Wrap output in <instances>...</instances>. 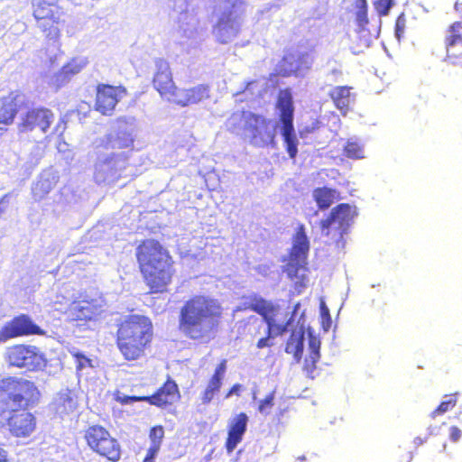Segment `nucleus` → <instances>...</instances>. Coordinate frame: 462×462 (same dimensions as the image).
<instances>
[{
	"instance_id": "1",
	"label": "nucleus",
	"mask_w": 462,
	"mask_h": 462,
	"mask_svg": "<svg viewBox=\"0 0 462 462\" xmlns=\"http://www.w3.org/2000/svg\"><path fill=\"white\" fill-rule=\"evenodd\" d=\"M222 315L217 300L206 296H195L180 309L178 329L193 341L208 343L215 338Z\"/></svg>"
},
{
	"instance_id": "2",
	"label": "nucleus",
	"mask_w": 462,
	"mask_h": 462,
	"mask_svg": "<svg viewBox=\"0 0 462 462\" xmlns=\"http://www.w3.org/2000/svg\"><path fill=\"white\" fill-rule=\"evenodd\" d=\"M141 272L153 292L163 291L173 273L172 260L168 251L155 240H146L137 248Z\"/></svg>"
},
{
	"instance_id": "3",
	"label": "nucleus",
	"mask_w": 462,
	"mask_h": 462,
	"mask_svg": "<svg viewBox=\"0 0 462 462\" xmlns=\"http://www.w3.org/2000/svg\"><path fill=\"white\" fill-rule=\"evenodd\" d=\"M40 391L31 381L9 377L0 382V433L5 430L10 414L19 409L33 407Z\"/></svg>"
},
{
	"instance_id": "4",
	"label": "nucleus",
	"mask_w": 462,
	"mask_h": 462,
	"mask_svg": "<svg viewBox=\"0 0 462 462\" xmlns=\"http://www.w3.org/2000/svg\"><path fill=\"white\" fill-rule=\"evenodd\" d=\"M152 337V324L145 316L130 315L117 330V346L127 360H135Z\"/></svg>"
},
{
	"instance_id": "5",
	"label": "nucleus",
	"mask_w": 462,
	"mask_h": 462,
	"mask_svg": "<svg viewBox=\"0 0 462 462\" xmlns=\"http://www.w3.org/2000/svg\"><path fill=\"white\" fill-rule=\"evenodd\" d=\"M276 108L279 110V121L282 125L281 134L286 151L291 159L298 153V139L293 125L294 106L290 88L281 89L278 93Z\"/></svg>"
},
{
	"instance_id": "6",
	"label": "nucleus",
	"mask_w": 462,
	"mask_h": 462,
	"mask_svg": "<svg viewBox=\"0 0 462 462\" xmlns=\"http://www.w3.org/2000/svg\"><path fill=\"white\" fill-rule=\"evenodd\" d=\"M356 215L355 204H337L328 218L321 221L322 235L331 236L337 247H344V235L347 234Z\"/></svg>"
},
{
	"instance_id": "7",
	"label": "nucleus",
	"mask_w": 462,
	"mask_h": 462,
	"mask_svg": "<svg viewBox=\"0 0 462 462\" xmlns=\"http://www.w3.org/2000/svg\"><path fill=\"white\" fill-rule=\"evenodd\" d=\"M32 16L48 40L57 41L63 23L62 7L57 1L38 0L32 5Z\"/></svg>"
},
{
	"instance_id": "8",
	"label": "nucleus",
	"mask_w": 462,
	"mask_h": 462,
	"mask_svg": "<svg viewBox=\"0 0 462 462\" xmlns=\"http://www.w3.org/2000/svg\"><path fill=\"white\" fill-rule=\"evenodd\" d=\"M55 120L54 112L44 106H32L20 116L17 124L19 134L29 135L32 133L46 134Z\"/></svg>"
},
{
	"instance_id": "9",
	"label": "nucleus",
	"mask_w": 462,
	"mask_h": 462,
	"mask_svg": "<svg viewBox=\"0 0 462 462\" xmlns=\"http://www.w3.org/2000/svg\"><path fill=\"white\" fill-rule=\"evenodd\" d=\"M6 356L10 365L28 371L42 370L47 365L45 356L34 346L15 345L7 349Z\"/></svg>"
},
{
	"instance_id": "10",
	"label": "nucleus",
	"mask_w": 462,
	"mask_h": 462,
	"mask_svg": "<svg viewBox=\"0 0 462 462\" xmlns=\"http://www.w3.org/2000/svg\"><path fill=\"white\" fill-rule=\"evenodd\" d=\"M126 96L127 89L122 85L97 84L94 108L102 116H111L117 104Z\"/></svg>"
},
{
	"instance_id": "11",
	"label": "nucleus",
	"mask_w": 462,
	"mask_h": 462,
	"mask_svg": "<svg viewBox=\"0 0 462 462\" xmlns=\"http://www.w3.org/2000/svg\"><path fill=\"white\" fill-rule=\"evenodd\" d=\"M245 127L250 133L251 142L254 146H274L275 131L272 126L271 120L251 113L246 118Z\"/></svg>"
},
{
	"instance_id": "12",
	"label": "nucleus",
	"mask_w": 462,
	"mask_h": 462,
	"mask_svg": "<svg viewBox=\"0 0 462 462\" xmlns=\"http://www.w3.org/2000/svg\"><path fill=\"white\" fill-rule=\"evenodd\" d=\"M45 331L27 314H20L7 321L0 329V342L24 336H44Z\"/></svg>"
},
{
	"instance_id": "13",
	"label": "nucleus",
	"mask_w": 462,
	"mask_h": 462,
	"mask_svg": "<svg viewBox=\"0 0 462 462\" xmlns=\"http://www.w3.org/2000/svg\"><path fill=\"white\" fill-rule=\"evenodd\" d=\"M229 9L220 14L215 29L219 37H236L240 32L239 14L243 13L245 0H227Z\"/></svg>"
},
{
	"instance_id": "14",
	"label": "nucleus",
	"mask_w": 462,
	"mask_h": 462,
	"mask_svg": "<svg viewBox=\"0 0 462 462\" xmlns=\"http://www.w3.org/2000/svg\"><path fill=\"white\" fill-rule=\"evenodd\" d=\"M106 306V300L101 295H88L79 301H74L69 309V317L75 321H89L99 315Z\"/></svg>"
},
{
	"instance_id": "15",
	"label": "nucleus",
	"mask_w": 462,
	"mask_h": 462,
	"mask_svg": "<svg viewBox=\"0 0 462 462\" xmlns=\"http://www.w3.org/2000/svg\"><path fill=\"white\" fill-rule=\"evenodd\" d=\"M155 67L156 70L152 79L153 88L162 98L172 103L179 88L173 81L170 64L168 61L160 59L156 60Z\"/></svg>"
},
{
	"instance_id": "16",
	"label": "nucleus",
	"mask_w": 462,
	"mask_h": 462,
	"mask_svg": "<svg viewBox=\"0 0 462 462\" xmlns=\"http://www.w3.org/2000/svg\"><path fill=\"white\" fill-rule=\"evenodd\" d=\"M446 60L462 67V22L457 21L448 25L444 37Z\"/></svg>"
},
{
	"instance_id": "17",
	"label": "nucleus",
	"mask_w": 462,
	"mask_h": 462,
	"mask_svg": "<svg viewBox=\"0 0 462 462\" xmlns=\"http://www.w3.org/2000/svg\"><path fill=\"white\" fill-rule=\"evenodd\" d=\"M124 169L115 155L108 156L96 164L94 180L98 185H113L122 178Z\"/></svg>"
},
{
	"instance_id": "18",
	"label": "nucleus",
	"mask_w": 462,
	"mask_h": 462,
	"mask_svg": "<svg viewBox=\"0 0 462 462\" xmlns=\"http://www.w3.org/2000/svg\"><path fill=\"white\" fill-rule=\"evenodd\" d=\"M23 95L18 91H11L0 97V135L12 125L21 108Z\"/></svg>"
},
{
	"instance_id": "19",
	"label": "nucleus",
	"mask_w": 462,
	"mask_h": 462,
	"mask_svg": "<svg viewBox=\"0 0 462 462\" xmlns=\"http://www.w3.org/2000/svg\"><path fill=\"white\" fill-rule=\"evenodd\" d=\"M180 393L176 382L168 376L167 381L153 394L140 397L141 400L159 408H165L179 401Z\"/></svg>"
},
{
	"instance_id": "20",
	"label": "nucleus",
	"mask_w": 462,
	"mask_h": 462,
	"mask_svg": "<svg viewBox=\"0 0 462 462\" xmlns=\"http://www.w3.org/2000/svg\"><path fill=\"white\" fill-rule=\"evenodd\" d=\"M134 137L128 129H117L106 134L99 140L98 147L103 150H128L133 151Z\"/></svg>"
},
{
	"instance_id": "21",
	"label": "nucleus",
	"mask_w": 462,
	"mask_h": 462,
	"mask_svg": "<svg viewBox=\"0 0 462 462\" xmlns=\"http://www.w3.org/2000/svg\"><path fill=\"white\" fill-rule=\"evenodd\" d=\"M210 97V87L199 84L189 88L178 89L172 103L180 106H188L207 100Z\"/></svg>"
},
{
	"instance_id": "22",
	"label": "nucleus",
	"mask_w": 462,
	"mask_h": 462,
	"mask_svg": "<svg viewBox=\"0 0 462 462\" xmlns=\"http://www.w3.org/2000/svg\"><path fill=\"white\" fill-rule=\"evenodd\" d=\"M78 407V399L76 393L69 389H61L52 399L51 403V410L63 418L65 415L72 413Z\"/></svg>"
},
{
	"instance_id": "23",
	"label": "nucleus",
	"mask_w": 462,
	"mask_h": 462,
	"mask_svg": "<svg viewBox=\"0 0 462 462\" xmlns=\"http://www.w3.org/2000/svg\"><path fill=\"white\" fill-rule=\"evenodd\" d=\"M10 432L16 437H28L35 430V417L29 412L10 414L7 424Z\"/></svg>"
},
{
	"instance_id": "24",
	"label": "nucleus",
	"mask_w": 462,
	"mask_h": 462,
	"mask_svg": "<svg viewBox=\"0 0 462 462\" xmlns=\"http://www.w3.org/2000/svg\"><path fill=\"white\" fill-rule=\"evenodd\" d=\"M309 251L310 240L306 234V228L304 225L300 224L297 226L292 237L291 256H293L294 262H296L298 265H306Z\"/></svg>"
},
{
	"instance_id": "25",
	"label": "nucleus",
	"mask_w": 462,
	"mask_h": 462,
	"mask_svg": "<svg viewBox=\"0 0 462 462\" xmlns=\"http://www.w3.org/2000/svg\"><path fill=\"white\" fill-rule=\"evenodd\" d=\"M247 300L248 308L262 316L263 322L274 319L280 310L278 304H274L255 293L250 295Z\"/></svg>"
},
{
	"instance_id": "26",
	"label": "nucleus",
	"mask_w": 462,
	"mask_h": 462,
	"mask_svg": "<svg viewBox=\"0 0 462 462\" xmlns=\"http://www.w3.org/2000/svg\"><path fill=\"white\" fill-rule=\"evenodd\" d=\"M226 371V360H222L217 366L215 369V372L210 378L208 384L205 391L203 392L201 400L202 403L208 404L209 403L212 399L214 398V395L219 392L221 386H222V380L225 376Z\"/></svg>"
},
{
	"instance_id": "27",
	"label": "nucleus",
	"mask_w": 462,
	"mask_h": 462,
	"mask_svg": "<svg viewBox=\"0 0 462 462\" xmlns=\"http://www.w3.org/2000/svg\"><path fill=\"white\" fill-rule=\"evenodd\" d=\"M304 312L301 313L298 323L300 324L302 321V324L300 325V328L299 331L292 330L285 346V352L287 354H292L299 350H304L305 346V328H304Z\"/></svg>"
},
{
	"instance_id": "28",
	"label": "nucleus",
	"mask_w": 462,
	"mask_h": 462,
	"mask_svg": "<svg viewBox=\"0 0 462 462\" xmlns=\"http://www.w3.org/2000/svg\"><path fill=\"white\" fill-rule=\"evenodd\" d=\"M350 89L351 88L349 87L339 86L334 88L329 93V97L333 100L334 105L343 114H346L349 108L351 99Z\"/></svg>"
},
{
	"instance_id": "29",
	"label": "nucleus",
	"mask_w": 462,
	"mask_h": 462,
	"mask_svg": "<svg viewBox=\"0 0 462 462\" xmlns=\"http://www.w3.org/2000/svg\"><path fill=\"white\" fill-rule=\"evenodd\" d=\"M100 445L101 446L98 448V449H97V453L107 457L109 460L114 462L120 459V445L116 439L111 438L108 434V437H106L105 440H103Z\"/></svg>"
},
{
	"instance_id": "30",
	"label": "nucleus",
	"mask_w": 462,
	"mask_h": 462,
	"mask_svg": "<svg viewBox=\"0 0 462 462\" xmlns=\"http://www.w3.org/2000/svg\"><path fill=\"white\" fill-rule=\"evenodd\" d=\"M294 59L295 66L293 69H289L287 72H285V75H300L309 70L313 63V58L310 51L300 52L298 54L294 53Z\"/></svg>"
},
{
	"instance_id": "31",
	"label": "nucleus",
	"mask_w": 462,
	"mask_h": 462,
	"mask_svg": "<svg viewBox=\"0 0 462 462\" xmlns=\"http://www.w3.org/2000/svg\"><path fill=\"white\" fill-rule=\"evenodd\" d=\"M106 437H108V431L97 425L89 427L85 434L88 445L96 452Z\"/></svg>"
},
{
	"instance_id": "32",
	"label": "nucleus",
	"mask_w": 462,
	"mask_h": 462,
	"mask_svg": "<svg viewBox=\"0 0 462 462\" xmlns=\"http://www.w3.org/2000/svg\"><path fill=\"white\" fill-rule=\"evenodd\" d=\"M352 5L356 9V23L359 30H364L369 23L367 0H351Z\"/></svg>"
},
{
	"instance_id": "33",
	"label": "nucleus",
	"mask_w": 462,
	"mask_h": 462,
	"mask_svg": "<svg viewBox=\"0 0 462 462\" xmlns=\"http://www.w3.org/2000/svg\"><path fill=\"white\" fill-rule=\"evenodd\" d=\"M248 420L246 413H239L231 420L227 432L243 439L247 430Z\"/></svg>"
},
{
	"instance_id": "34",
	"label": "nucleus",
	"mask_w": 462,
	"mask_h": 462,
	"mask_svg": "<svg viewBox=\"0 0 462 462\" xmlns=\"http://www.w3.org/2000/svg\"><path fill=\"white\" fill-rule=\"evenodd\" d=\"M343 155L351 160L363 159L364 146L357 141L347 140L343 147Z\"/></svg>"
},
{
	"instance_id": "35",
	"label": "nucleus",
	"mask_w": 462,
	"mask_h": 462,
	"mask_svg": "<svg viewBox=\"0 0 462 462\" xmlns=\"http://www.w3.org/2000/svg\"><path fill=\"white\" fill-rule=\"evenodd\" d=\"M82 66L76 62H68L61 67L59 72L56 74V80L60 83H65L70 79V78L79 72H80Z\"/></svg>"
},
{
	"instance_id": "36",
	"label": "nucleus",
	"mask_w": 462,
	"mask_h": 462,
	"mask_svg": "<svg viewBox=\"0 0 462 462\" xmlns=\"http://www.w3.org/2000/svg\"><path fill=\"white\" fill-rule=\"evenodd\" d=\"M308 336L310 352L308 358L310 359L311 363H318L320 358V340L314 335V332L310 328L308 329Z\"/></svg>"
},
{
	"instance_id": "37",
	"label": "nucleus",
	"mask_w": 462,
	"mask_h": 462,
	"mask_svg": "<svg viewBox=\"0 0 462 462\" xmlns=\"http://www.w3.org/2000/svg\"><path fill=\"white\" fill-rule=\"evenodd\" d=\"M313 197L315 202H333L339 199V193L334 189L322 187L314 189Z\"/></svg>"
},
{
	"instance_id": "38",
	"label": "nucleus",
	"mask_w": 462,
	"mask_h": 462,
	"mask_svg": "<svg viewBox=\"0 0 462 462\" xmlns=\"http://www.w3.org/2000/svg\"><path fill=\"white\" fill-rule=\"evenodd\" d=\"M52 189V181L48 178L39 179L32 187V192L39 199L43 198Z\"/></svg>"
},
{
	"instance_id": "39",
	"label": "nucleus",
	"mask_w": 462,
	"mask_h": 462,
	"mask_svg": "<svg viewBox=\"0 0 462 462\" xmlns=\"http://www.w3.org/2000/svg\"><path fill=\"white\" fill-rule=\"evenodd\" d=\"M294 60V53H286L280 60L278 75L282 77H290L291 75H285V72H287V70L291 68L293 69L295 66Z\"/></svg>"
},
{
	"instance_id": "40",
	"label": "nucleus",
	"mask_w": 462,
	"mask_h": 462,
	"mask_svg": "<svg viewBox=\"0 0 462 462\" xmlns=\"http://www.w3.org/2000/svg\"><path fill=\"white\" fill-rule=\"evenodd\" d=\"M394 5V0H374V8L379 16L388 15L391 8Z\"/></svg>"
},
{
	"instance_id": "41",
	"label": "nucleus",
	"mask_w": 462,
	"mask_h": 462,
	"mask_svg": "<svg viewBox=\"0 0 462 462\" xmlns=\"http://www.w3.org/2000/svg\"><path fill=\"white\" fill-rule=\"evenodd\" d=\"M73 357L76 362V368L78 371H82L87 367H93L92 360L88 357L84 353L77 351L73 353Z\"/></svg>"
},
{
	"instance_id": "42",
	"label": "nucleus",
	"mask_w": 462,
	"mask_h": 462,
	"mask_svg": "<svg viewBox=\"0 0 462 462\" xmlns=\"http://www.w3.org/2000/svg\"><path fill=\"white\" fill-rule=\"evenodd\" d=\"M149 438L151 445H157L161 448L162 439L164 438V429L162 426H154L150 430Z\"/></svg>"
},
{
	"instance_id": "43",
	"label": "nucleus",
	"mask_w": 462,
	"mask_h": 462,
	"mask_svg": "<svg viewBox=\"0 0 462 462\" xmlns=\"http://www.w3.org/2000/svg\"><path fill=\"white\" fill-rule=\"evenodd\" d=\"M320 317L322 319V328L324 331H328L332 324V319L329 313V310L324 301L320 302Z\"/></svg>"
},
{
	"instance_id": "44",
	"label": "nucleus",
	"mask_w": 462,
	"mask_h": 462,
	"mask_svg": "<svg viewBox=\"0 0 462 462\" xmlns=\"http://www.w3.org/2000/svg\"><path fill=\"white\" fill-rule=\"evenodd\" d=\"M275 393H270L263 400L260 401L258 411L262 414H268V410L271 409L274 404Z\"/></svg>"
},
{
	"instance_id": "45",
	"label": "nucleus",
	"mask_w": 462,
	"mask_h": 462,
	"mask_svg": "<svg viewBox=\"0 0 462 462\" xmlns=\"http://www.w3.org/2000/svg\"><path fill=\"white\" fill-rule=\"evenodd\" d=\"M242 440V438L227 432V438L225 444L227 454H231Z\"/></svg>"
},
{
	"instance_id": "46",
	"label": "nucleus",
	"mask_w": 462,
	"mask_h": 462,
	"mask_svg": "<svg viewBox=\"0 0 462 462\" xmlns=\"http://www.w3.org/2000/svg\"><path fill=\"white\" fill-rule=\"evenodd\" d=\"M406 28V16L404 13L400 14L395 21V35L398 39H400L405 31Z\"/></svg>"
},
{
	"instance_id": "47",
	"label": "nucleus",
	"mask_w": 462,
	"mask_h": 462,
	"mask_svg": "<svg viewBox=\"0 0 462 462\" xmlns=\"http://www.w3.org/2000/svg\"><path fill=\"white\" fill-rule=\"evenodd\" d=\"M267 326V336L269 338L273 339L278 336H281V331L278 329V323L275 319L264 322Z\"/></svg>"
},
{
	"instance_id": "48",
	"label": "nucleus",
	"mask_w": 462,
	"mask_h": 462,
	"mask_svg": "<svg viewBox=\"0 0 462 462\" xmlns=\"http://www.w3.org/2000/svg\"><path fill=\"white\" fill-rule=\"evenodd\" d=\"M454 405L455 401H453L452 399L441 402L440 404L431 412V417L434 418L436 415L445 413L449 409V407H452Z\"/></svg>"
},
{
	"instance_id": "49",
	"label": "nucleus",
	"mask_w": 462,
	"mask_h": 462,
	"mask_svg": "<svg viewBox=\"0 0 462 462\" xmlns=\"http://www.w3.org/2000/svg\"><path fill=\"white\" fill-rule=\"evenodd\" d=\"M304 267L305 265H298L297 263L294 262L293 256H291V261L288 263V275L291 278H297L299 271Z\"/></svg>"
},
{
	"instance_id": "50",
	"label": "nucleus",
	"mask_w": 462,
	"mask_h": 462,
	"mask_svg": "<svg viewBox=\"0 0 462 462\" xmlns=\"http://www.w3.org/2000/svg\"><path fill=\"white\" fill-rule=\"evenodd\" d=\"M160 447L157 445H150V448L147 450V454L143 458V462H155V458L160 451Z\"/></svg>"
},
{
	"instance_id": "51",
	"label": "nucleus",
	"mask_w": 462,
	"mask_h": 462,
	"mask_svg": "<svg viewBox=\"0 0 462 462\" xmlns=\"http://www.w3.org/2000/svg\"><path fill=\"white\" fill-rule=\"evenodd\" d=\"M316 365L317 363H311L310 358H305L304 370L306 371L308 376L310 378H314L312 374L316 369Z\"/></svg>"
},
{
	"instance_id": "52",
	"label": "nucleus",
	"mask_w": 462,
	"mask_h": 462,
	"mask_svg": "<svg viewBox=\"0 0 462 462\" xmlns=\"http://www.w3.org/2000/svg\"><path fill=\"white\" fill-rule=\"evenodd\" d=\"M461 435H462V431L459 428H457L456 426L450 427V429H449L450 440H452L453 442H457L460 439Z\"/></svg>"
},
{
	"instance_id": "53",
	"label": "nucleus",
	"mask_w": 462,
	"mask_h": 462,
	"mask_svg": "<svg viewBox=\"0 0 462 462\" xmlns=\"http://www.w3.org/2000/svg\"><path fill=\"white\" fill-rule=\"evenodd\" d=\"M243 390L244 386L241 383H235L226 393V398L228 399L233 395L239 396Z\"/></svg>"
},
{
	"instance_id": "54",
	"label": "nucleus",
	"mask_w": 462,
	"mask_h": 462,
	"mask_svg": "<svg viewBox=\"0 0 462 462\" xmlns=\"http://www.w3.org/2000/svg\"><path fill=\"white\" fill-rule=\"evenodd\" d=\"M137 397L135 396H129V395H123L122 397L121 396H117L116 400L118 402H120L122 404H130V403H133L134 402L137 401Z\"/></svg>"
},
{
	"instance_id": "55",
	"label": "nucleus",
	"mask_w": 462,
	"mask_h": 462,
	"mask_svg": "<svg viewBox=\"0 0 462 462\" xmlns=\"http://www.w3.org/2000/svg\"><path fill=\"white\" fill-rule=\"evenodd\" d=\"M273 343H271V338H269L268 336L264 337H261L258 341H257V347L258 348H264V347H267V346H272Z\"/></svg>"
},
{
	"instance_id": "56",
	"label": "nucleus",
	"mask_w": 462,
	"mask_h": 462,
	"mask_svg": "<svg viewBox=\"0 0 462 462\" xmlns=\"http://www.w3.org/2000/svg\"><path fill=\"white\" fill-rule=\"evenodd\" d=\"M0 462H10L8 458V451L5 450L1 445H0Z\"/></svg>"
},
{
	"instance_id": "57",
	"label": "nucleus",
	"mask_w": 462,
	"mask_h": 462,
	"mask_svg": "<svg viewBox=\"0 0 462 462\" xmlns=\"http://www.w3.org/2000/svg\"><path fill=\"white\" fill-rule=\"evenodd\" d=\"M278 329H279V331H281V336H282L290 330V324H279L278 323Z\"/></svg>"
},
{
	"instance_id": "58",
	"label": "nucleus",
	"mask_w": 462,
	"mask_h": 462,
	"mask_svg": "<svg viewBox=\"0 0 462 462\" xmlns=\"http://www.w3.org/2000/svg\"><path fill=\"white\" fill-rule=\"evenodd\" d=\"M257 270L258 273L263 276H266L269 273V267L267 265H259Z\"/></svg>"
},
{
	"instance_id": "59",
	"label": "nucleus",
	"mask_w": 462,
	"mask_h": 462,
	"mask_svg": "<svg viewBox=\"0 0 462 462\" xmlns=\"http://www.w3.org/2000/svg\"><path fill=\"white\" fill-rule=\"evenodd\" d=\"M303 351L304 350H299L295 353H292L293 355V358H294V361L296 363H300L301 361V358H302V355H303Z\"/></svg>"
},
{
	"instance_id": "60",
	"label": "nucleus",
	"mask_w": 462,
	"mask_h": 462,
	"mask_svg": "<svg viewBox=\"0 0 462 462\" xmlns=\"http://www.w3.org/2000/svg\"><path fill=\"white\" fill-rule=\"evenodd\" d=\"M454 8L462 17V1H457L455 3Z\"/></svg>"
},
{
	"instance_id": "61",
	"label": "nucleus",
	"mask_w": 462,
	"mask_h": 462,
	"mask_svg": "<svg viewBox=\"0 0 462 462\" xmlns=\"http://www.w3.org/2000/svg\"><path fill=\"white\" fill-rule=\"evenodd\" d=\"M300 309V303H297L294 307H293V310L291 312V316H294L296 317L298 315V312Z\"/></svg>"
},
{
	"instance_id": "62",
	"label": "nucleus",
	"mask_w": 462,
	"mask_h": 462,
	"mask_svg": "<svg viewBox=\"0 0 462 462\" xmlns=\"http://www.w3.org/2000/svg\"><path fill=\"white\" fill-rule=\"evenodd\" d=\"M332 204H328V203H326V204H317L318 206V208L320 209V210H325L327 208H329V206H331Z\"/></svg>"
},
{
	"instance_id": "63",
	"label": "nucleus",
	"mask_w": 462,
	"mask_h": 462,
	"mask_svg": "<svg viewBox=\"0 0 462 462\" xmlns=\"http://www.w3.org/2000/svg\"><path fill=\"white\" fill-rule=\"evenodd\" d=\"M296 317L291 316V318L284 323V324H290V329L292 328L294 324V319Z\"/></svg>"
},
{
	"instance_id": "64",
	"label": "nucleus",
	"mask_w": 462,
	"mask_h": 462,
	"mask_svg": "<svg viewBox=\"0 0 462 462\" xmlns=\"http://www.w3.org/2000/svg\"><path fill=\"white\" fill-rule=\"evenodd\" d=\"M414 442H415V444L420 445V444H422V443H423V440L421 439V438L417 437V438L414 439Z\"/></svg>"
}]
</instances>
